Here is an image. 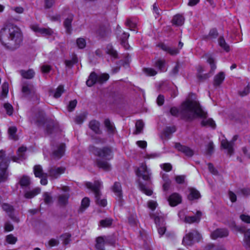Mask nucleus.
Instances as JSON below:
<instances>
[{
	"instance_id": "nucleus-5",
	"label": "nucleus",
	"mask_w": 250,
	"mask_h": 250,
	"mask_svg": "<svg viewBox=\"0 0 250 250\" xmlns=\"http://www.w3.org/2000/svg\"><path fill=\"white\" fill-rule=\"evenodd\" d=\"M88 149L94 155L104 160L109 161L113 158V152L111 147L105 146L100 148L90 145Z\"/></svg>"
},
{
	"instance_id": "nucleus-30",
	"label": "nucleus",
	"mask_w": 250,
	"mask_h": 250,
	"mask_svg": "<svg viewBox=\"0 0 250 250\" xmlns=\"http://www.w3.org/2000/svg\"><path fill=\"white\" fill-rule=\"evenodd\" d=\"M19 72L22 77L25 79H32L35 75V72L32 69H29L27 70H20Z\"/></svg>"
},
{
	"instance_id": "nucleus-10",
	"label": "nucleus",
	"mask_w": 250,
	"mask_h": 250,
	"mask_svg": "<svg viewBox=\"0 0 250 250\" xmlns=\"http://www.w3.org/2000/svg\"><path fill=\"white\" fill-rule=\"evenodd\" d=\"M1 208L8 214L9 217L13 222L17 223L20 222L19 218L16 216L14 214V211L15 209L13 206L8 203H3L1 204Z\"/></svg>"
},
{
	"instance_id": "nucleus-46",
	"label": "nucleus",
	"mask_w": 250,
	"mask_h": 250,
	"mask_svg": "<svg viewBox=\"0 0 250 250\" xmlns=\"http://www.w3.org/2000/svg\"><path fill=\"white\" fill-rule=\"evenodd\" d=\"M172 21L174 24L180 26L184 23V18L182 15L178 14L174 16Z\"/></svg>"
},
{
	"instance_id": "nucleus-62",
	"label": "nucleus",
	"mask_w": 250,
	"mask_h": 250,
	"mask_svg": "<svg viewBox=\"0 0 250 250\" xmlns=\"http://www.w3.org/2000/svg\"><path fill=\"white\" fill-rule=\"evenodd\" d=\"M3 107L8 115H11L13 114V108L11 104L9 103H5L3 105Z\"/></svg>"
},
{
	"instance_id": "nucleus-3",
	"label": "nucleus",
	"mask_w": 250,
	"mask_h": 250,
	"mask_svg": "<svg viewBox=\"0 0 250 250\" xmlns=\"http://www.w3.org/2000/svg\"><path fill=\"white\" fill-rule=\"evenodd\" d=\"M135 173L138 177L137 183L138 185L139 189L146 195L151 196L153 191L149 188L150 185L152 184L151 181V173L150 172V170L146 165L142 164L136 170Z\"/></svg>"
},
{
	"instance_id": "nucleus-49",
	"label": "nucleus",
	"mask_w": 250,
	"mask_h": 250,
	"mask_svg": "<svg viewBox=\"0 0 250 250\" xmlns=\"http://www.w3.org/2000/svg\"><path fill=\"white\" fill-rule=\"evenodd\" d=\"M2 91L1 93V96L2 98H5L7 97V94L9 91V84L7 82H4L3 83L2 86Z\"/></svg>"
},
{
	"instance_id": "nucleus-56",
	"label": "nucleus",
	"mask_w": 250,
	"mask_h": 250,
	"mask_svg": "<svg viewBox=\"0 0 250 250\" xmlns=\"http://www.w3.org/2000/svg\"><path fill=\"white\" fill-rule=\"evenodd\" d=\"M63 86L62 85H60L56 89L54 94V97L55 98H59L60 97L63 92Z\"/></svg>"
},
{
	"instance_id": "nucleus-43",
	"label": "nucleus",
	"mask_w": 250,
	"mask_h": 250,
	"mask_svg": "<svg viewBox=\"0 0 250 250\" xmlns=\"http://www.w3.org/2000/svg\"><path fill=\"white\" fill-rule=\"evenodd\" d=\"M103 236L105 241V244H108L111 246H115L116 243V238L113 235Z\"/></svg>"
},
{
	"instance_id": "nucleus-57",
	"label": "nucleus",
	"mask_w": 250,
	"mask_h": 250,
	"mask_svg": "<svg viewBox=\"0 0 250 250\" xmlns=\"http://www.w3.org/2000/svg\"><path fill=\"white\" fill-rule=\"evenodd\" d=\"M197 79L200 82H203L208 79L210 75L209 73L196 74Z\"/></svg>"
},
{
	"instance_id": "nucleus-17",
	"label": "nucleus",
	"mask_w": 250,
	"mask_h": 250,
	"mask_svg": "<svg viewBox=\"0 0 250 250\" xmlns=\"http://www.w3.org/2000/svg\"><path fill=\"white\" fill-rule=\"evenodd\" d=\"M31 29L36 33H39L43 36H51L53 33V31L50 28L40 27L37 25H32Z\"/></svg>"
},
{
	"instance_id": "nucleus-63",
	"label": "nucleus",
	"mask_w": 250,
	"mask_h": 250,
	"mask_svg": "<svg viewBox=\"0 0 250 250\" xmlns=\"http://www.w3.org/2000/svg\"><path fill=\"white\" fill-rule=\"evenodd\" d=\"M77 101L76 100H74L69 102V104L67 106V109L69 112H71L74 110L75 107L76 106Z\"/></svg>"
},
{
	"instance_id": "nucleus-52",
	"label": "nucleus",
	"mask_w": 250,
	"mask_h": 250,
	"mask_svg": "<svg viewBox=\"0 0 250 250\" xmlns=\"http://www.w3.org/2000/svg\"><path fill=\"white\" fill-rule=\"evenodd\" d=\"M5 240L8 244L13 245L17 242L18 239L12 234H10L6 236Z\"/></svg>"
},
{
	"instance_id": "nucleus-19",
	"label": "nucleus",
	"mask_w": 250,
	"mask_h": 250,
	"mask_svg": "<svg viewBox=\"0 0 250 250\" xmlns=\"http://www.w3.org/2000/svg\"><path fill=\"white\" fill-rule=\"evenodd\" d=\"M65 144L61 143L59 144L56 149H54L52 154V157L55 159H60L63 155L65 150Z\"/></svg>"
},
{
	"instance_id": "nucleus-32",
	"label": "nucleus",
	"mask_w": 250,
	"mask_h": 250,
	"mask_svg": "<svg viewBox=\"0 0 250 250\" xmlns=\"http://www.w3.org/2000/svg\"><path fill=\"white\" fill-rule=\"evenodd\" d=\"M33 172L36 177L41 178L43 175L47 176V173L43 172L42 167L40 165H37L34 167Z\"/></svg>"
},
{
	"instance_id": "nucleus-15",
	"label": "nucleus",
	"mask_w": 250,
	"mask_h": 250,
	"mask_svg": "<svg viewBox=\"0 0 250 250\" xmlns=\"http://www.w3.org/2000/svg\"><path fill=\"white\" fill-rule=\"evenodd\" d=\"M169 204L171 207H175L181 203L182 196L178 193L174 192L171 194L167 199Z\"/></svg>"
},
{
	"instance_id": "nucleus-42",
	"label": "nucleus",
	"mask_w": 250,
	"mask_h": 250,
	"mask_svg": "<svg viewBox=\"0 0 250 250\" xmlns=\"http://www.w3.org/2000/svg\"><path fill=\"white\" fill-rule=\"evenodd\" d=\"M90 200L87 197H84L81 202V205L78 210L79 213H82L89 206Z\"/></svg>"
},
{
	"instance_id": "nucleus-41",
	"label": "nucleus",
	"mask_w": 250,
	"mask_h": 250,
	"mask_svg": "<svg viewBox=\"0 0 250 250\" xmlns=\"http://www.w3.org/2000/svg\"><path fill=\"white\" fill-rule=\"evenodd\" d=\"M17 131V128L16 126H12L9 127L8 132L9 138L11 139H12L15 141H16L18 139V137L16 135Z\"/></svg>"
},
{
	"instance_id": "nucleus-6",
	"label": "nucleus",
	"mask_w": 250,
	"mask_h": 250,
	"mask_svg": "<svg viewBox=\"0 0 250 250\" xmlns=\"http://www.w3.org/2000/svg\"><path fill=\"white\" fill-rule=\"evenodd\" d=\"M85 186L94 192L96 204L103 207H105L107 205L106 200L105 199H101L100 188L102 187V183L99 181H95L93 184L91 182H86Z\"/></svg>"
},
{
	"instance_id": "nucleus-23",
	"label": "nucleus",
	"mask_w": 250,
	"mask_h": 250,
	"mask_svg": "<svg viewBox=\"0 0 250 250\" xmlns=\"http://www.w3.org/2000/svg\"><path fill=\"white\" fill-rule=\"evenodd\" d=\"M104 125L109 135H113L116 132V127L114 124L109 119H106L104 121Z\"/></svg>"
},
{
	"instance_id": "nucleus-37",
	"label": "nucleus",
	"mask_w": 250,
	"mask_h": 250,
	"mask_svg": "<svg viewBox=\"0 0 250 250\" xmlns=\"http://www.w3.org/2000/svg\"><path fill=\"white\" fill-rule=\"evenodd\" d=\"M55 126V123L53 121L50 120L47 121L45 129V133L49 135L52 134L54 132Z\"/></svg>"
},
{
	"instance_id": "nucleus-33",
	"label": "nucleus",
	"mask_w": 250,
	"mask_h": 250,
	"mask_svg": "<svg viewBox=\"0 0 250 250\" xmlns=\"http://www.w3.org/2000/svg\"><path fill=\"white\" fill-rule=\"evenodd\" d=\"M207 113V112H206ZM208 117V113H207V117L205 118H202L203 120L201 122V125L202 126H210L212 128L214 129L216 127V124L215 122L212 118H209L207 119Z\"/></svg>"
},
{
	"instance_id": "nucleus-20",
	"label": "nucleus",
	"mask_w": 250,
	"mask_h": 250,
	"mask_svg": "<svg viewBox=\"0 0 250 250\" xmlns=\"http://www.w3.org/2000/svg\"><path fill=\"white\" fill-rule=\"evenodd\" d=\"M111 32L108 24L100 25L97 30V34L101 38H104L109 35Z\"/></svg>"
},
{
	"instance_id": "nucleus-2",
	"label": "nucleus",
	"mask_w": 250,
	"mask_h": 250,
	"mask_svg": "<svg viewBox=\"0 0 250 250\" xmlns=\"http://www.w3.org/2000/svg\"><path fill=\"white\" fill-rule=\"evenodd\" d=\"M22 41V33L16 25L9 23L0 30V42L7 50L14 51L17 49Z\"/></svg>"
},
{
	"instance_id": "nucleus-9",
	"label": "nucleus",
	"mask_w": 250,
	"mask_h": 250,
	"mask_svg": "<svg viewBox=\"0 0 250 250\" xmlns=\"http://www.w3.org/2000/svg\"><path fill=\"white\" fill-rule=\"evenodd\" d=\"M65 170V167H50L48 169L47 176H49L53 179H57L61 174L64 173Z\"/></svg>"
},
{
	"instance_id": "nucleus-61",
	"label": "nucleus",
	"mask_w": 250,
	"mask_h": 250,
	"mask_svg": "<svg viewBox=\"0 0 250 250\" xmlns=\"http://www.w3.org/2000/svg\"><path fill=\"white\" fill-rule=\"evenodd\" d=\"M77 46L80 49L84 48L86 46V41L84 39L82 38H78L76 42Z\"/></svg>"
},
{
	"instance_id": "nucleus-11",
	"label": "nucleus",
	"mask_w": 250,
	"mask_h": 250,
	"mask_svg": "<svg viewBox=\"0 0 250 250\" xmlns=\"http://www.w3.org/2000/svg\"><path fill=\"white\" fill-rule=\"evenodd\" d=\"M7 161H3L0 163V184L4 183L8 179V167Z\"/></svg>"
},
{
	"instance_id": "nucleus-45",
	"label": "nucleus",
	"mask_w": 250,
	"mask_h": 250,
	"mask_svg": "<svg viewBox=\"0 0 250 250\" xmlns=\"http://www.w3.org/2000/svg\"><path fill=\"white\" fill-rule=\"evenodd\" d=\"M78 62V58L76 55H74V56H73L71 60H65L64 61V63L67 67L71 68L73 66V65L77 63Z\"/></svg>"
},
{
	"instance_id": "nucleus-34",
	"label": "nucleus",
	"mask_w": 250,
	"mask_h": 250,
	"mask_svg": "<svg viewBox=\"0 0 250 250\" xmlns=\"http://www.w3.org/2000/svg\"><path fill=\"white\" fill-rule=\"evenodd\" d=\"M105 241L103 236H101L96 238V244L95 245L96 250H104Z\"/></svg>"
},
{
	"instance_id": "nucleus-22",
	"label": "nucleus",
	"mask_w": 250,
	"mask_h": 250,
	"mask_svg": "<svg viewBox=\"0 0 250 250\" xmlns=\"http://www.w3.org/2000/svg\"><path fill=\"white\" fill-rule=\"evenodd\" d=\"M202 213L200 211H197L195 215L186 216L185 222L187 223H199L200 221Z\"/></svg>"
},
{
	"instance_id": "nucleus-58",
	"label": "nucleus",
	"mask_w": 250,
	"mask_h": 250,
	"mask_svg": "<svg viewBox=\"0 0 250 250\" xmlns=\"http://www.w3.org/2000/svg\"><path fill=\"white\" fill-rule=\"evenodd\" d=\"M125 25L128 27L130 30H135V28L136 27V23L133 21L131 19H127L125 21Z\"/></svg>"
},
{
	"instance_id": "nucleus-47",
	"label": "nucleus",
	"mask_w": 250,
	"mask_h": 250,
	"mask_svg": "<svg viewBox=\"0 0 250 250\" xmlns=\"http://www.w3.org/2000/svg\"><path fill=\"white\" fill-rule=\"evenodd\" d=\"M109 78V75L107 73H103L98 75L97 83L103 84L105 83Z\"/></svg>"
},
{
	"instance_id": "nucleus-36",
	"label": "nucleus",
	"mask_w": 250,
	"mask_h": 250,
	"mask_svg": "<svg viewBox=\"0 0 250 250\" xmlns=\"http://www.w3.org/2000/svg\"><path fill=\"white\" fill-rule=\"evenodd\" d=\"M219 35L218 31L216 28H213L209 30L208 34L204 36V39L208 41L212 39H216Z\"/></svg>"
},
{
	"instance_id": "nucleus-14",
	"label": "nucleus",
	"mask_w": 250,
	"mask_h": 250,
	"mask_svg": "<svg viewBox=\"0 0 250 250\" xmlns=\"http://www.w3.org/2000/svg\"><path fill=\"white\" fill-rule=\"evenodd\" d=\"M23 189H29L31 184L30 178L26 175H23L19 178V181L17 183Z\"/></svg>"
},
{
	"instance_id": "nucleus-54",
	"label": "nucleus",
	"mask_w": 250,
	"mask_h": 250,
	"mask_svg": "<svg viewBox=\"0 0 250 250\" xmlns=\"http://www.w3.org/2000/svg\"><path fill=\"white\" fill-rule=\"evenodd\" d=\"M136 134H140L142 132L144 126V123L142 121L138 120L136 123Z\"/></svg>"
},
{
	"instance_id": "nucleus-38",
	"label": "nucleus",
	"mask_w": 250,
	"mask_h": 250,
	"mask_svg": "<svg viewBox=\"0 0 250 250\" xmlns=\"http://www.w3.org/2000/svg\"><path fill=\"white\" fill-rule=\"evenodd\" d=\"M106 53L115 59L119 58L118 52L113 48L111 45L108 44L107 45L106 48Z\"/></svg>"
},
{
	"instance_id": "nucleus-27",
	"label": "nucleus",
	"mask_w": 250,
	"mask_h": 250,
	"mask_svg": "<svg viewBox=\"0 0 250 250\" xmlns=\"http://www.w3.org/2000/svg\"><path fill=\"white\" fill-rule=\"evenodd\" d=\"M98 74L95 72H92L86 81V84L88 87H91L97 83Z\"/></svg>"
},
{
	"instance_id": "nucleus-40",
	"label": "nucleus",
	"mask_w": 250,
	"mask_h": 250,
	"mask_svg": "<svg viewBox=\"0 0 250 250\" xmlns=\"http://www.w3.org/2000/svg\"><path fill=\"white\" fill-rule=\"evenodd\" d=\"M113 222V219L111 218H106L100 221L99 226L103 228H109L111 227Z\"/></svg>"
},
{
	"instance_id": "nucleus-31",
	"label": "nucleus",
	"mask_w": 250,
	"mask_h": 250,
	"mask_svg": "<svg viewBox=\"0 0 250 250\" xmlns=\"http://www.w3.org/2000/svg\"><path fill=\"white\" fill-rule=\"evenodd\" d=\"M201 197V194L199 191L194 188H189V193L188 196V199L190 201L198 199Z\"/></svg>"
},
{
	"instance_id": "nucleus-35",
	"label": "nucleus",
	"mask_w": 250,
	"mask_h": 250,
	"mask_svg": "<svg viewBox=\"0 0 250 250\" xmlns=\"http://www.w3.org/2000/svg\"><path fill=\"white\" fill-rule=\"evenodd\" d=\"M219 45L226 52L230 51V46L226 42L223 36H220L218 40Z\"/></svg>"
},
{
	"instance_id": "nucleus-13",
	"label": "nucleus",
	"mask_w": 250,
	"mask_h": 250,
	"mask_svg": "<svg viewBox=\"0 0 250 250\" xmlns=\"http://www.w3.org/2000/svg\"><path fill=\"white\" fill-rule=\"evenodd\" d=\"M174 147L178 151L183 153L186 156L192 157L194 154L193 151L189 147L182 145L180 143H176Z\"/></svg>"
},
{
	"instance_id": "nucleus-60",
	"label": "nucleus",
	"mask_w": 250,
	"mask_h": 250,
	"mask_svg": "<svg viewBox=\"0 0 250 250\" xmlns=\"http://www.w3.org/2000/svg\"><path fill=\"white\" fill-rule=\"evenodd\" d=\"M86 116L83 114H81L76 116L74 118V121L76 124H81L85 120Z\"/></svg>"
},
{
	"instance_id": "nucleus-4",
	"label": "nucleus",
	"mask_w": 250,
	"mask_h": 250,
	"mask_svg": "<svg viewBox=\"0 0 250 250\" xmlns=\"http://www.w3.org/2000/svg\"><path fill=\"white\" fill-rule=\"evenodd\" d=\"M28 119L31 124H34L40 127L45 124L46 114L44 111L42 109H32L28 112Z\"/></svg>"
},
{
	"instance_id": "nucleus-48",
	"label": "nucleus",
	"mask_w": 250,
	"mask_h": 250,
	"mask_svg": "<svg viewBox=\"0 0 250 250\" xmlns=\"http://www.w3.org/2000/svg\"><path fill=\"white\" fill-rule=\"evenodd\" d=\"M60 237L62 239V244L64 245H68L71 240V234L69 233H63L60 236Z\"/></svg>"
},
{
	"instance_id": "nucleus-1",
	"label": "nucleus",
	"mask_w": 250,
	"mask_h": 250,
	"mask_svg": "<svg viewBox=\"0 0 250 250\" xmlns=\"http://www.w3.org/2000/svg\"><path fill=\"white\" fill-rule=\"evenodd\" d=\"M172 116L178 117L187 122H191L195 118H205L207 113L202 108L199 103L196 101L187 100L181 104L180 109L176 107H172L170 109Z\"/></svg>"
},
{
	"instance_id": "nucleus-18",
	"label": "nucleus",
	"mask_w": 250,
	"mask_h": 250,
	"mask_svg": "<svg viewBox=\"0 0 250 250\" xmlns=\"http://www.w3.org/2000/svg\"><path fill=\"white\" fill-rule=\"evenodd\" d=\"M21 91L26 97L36 95V89L32 84L24 83L22 86Z\"/></svg>"
},
{
	"instance_id": "nucleus-55",
	"label": "nucleus",
	"mask_w": 250,
	"mask_h": 250,
	"mask_svg": "<svg viewBox=\"0 0 250 250\" xmlns=\"http://www.w3.org/2000/svg\"><path fill=\"white\" fill-rule=\"evenodd\" d=\"M250 93V84L248 83V85L244 88L243 89L238 91L239 95L241 97H244Z\"/></svg>"
},
{
	"instance_id": "nucleus-44",
	"label": "nucleus",
	"mask_w": 250,
	"mask_h": 250,
	"mask_svg": "<svg viewBox=\"0 0 250 250\" xmlns=\"http://www.w3.org/2000/svg\"><path fill=\"white\" fill-rule=\"evenodd\" d=\"M166 62L164 59H159L155 62V66L159 69L161 71H166L165 68Z\"/></svg>"
},
{
	"instance_id": "nucleus-39",
	"label": "nucleus",
	"mask_w": 250,
	"mask_h": 250,
	"mask_svg": "<svg viewBox=\"0 0 250 250\" xmlns=\"http://www.w3.org/2000/svg\"><path fill=\"white\" fill-rule=\"evenodd\" d=\"M129 36V34L128 33L124 32L120 37V41L121 44L125 48H128L129 46L127 43V40Z\"/></svg>"
},
{
	"instance_id": "nucleus-8",
	"label": "nucleus",
	"mask_w": 250,
	"mask_h": 250,
	"mask_svg": "<svg viewBox=\"0 0 250 250\" xmlns=\"http://www.w3.org/2000/svg\"><path fill=\"white\" fill-rule=\"evenodd\" d=\"M238 138V135H234L231 141L229 142L227 139H224L221 141V145L224 149L227 150V152L230 156L234 153L233 146L234 142Z\"/></svg>"
},
{
	"instance_id": "nucleus-29",
	"label": "nucleus",
	"mask_w": 250,
	"mask_h": 250,
	"mask_svg": "<svg viewBox=\"0 0 250 250\" xmlns=\"http://www.w3.org/2000/svg\"><path fill=\"white\" fill-rule=\"evenodd\" d=\"M96 164L99 168H102L104 171H108L111 170V166L106 160L97 159Z\"/></svg>"
},
{
	"instance_id": "nucleus-51",
	"label": "nucleus",
	"mask_w": 250,
	"mask_h": 250,
	"mask_svg": "<svg viewBox=\"0 0 250 250\" xmlns=\"http://www.w3.org/2000/svg\"><path fill=\"white\" fill-rule=\"evenodd\" d=\"M43 200L45 204L50 205L53 202L52 197L50 194L47 192L43 193Z\"/></svg>"
},
{
	"instance_id": "nucleus-28",
	"label": "nucleus",
	"mask_w": 250,
	"mask_h": 250,
	"mask_svg": "<svg viewBox=\"0 0 250 250\" xmlns=\"http://www.w3.org/2000/svg\"><path fill=\"white\" fill-rule=\"evenodd\" d=\"M225 73L223 72H220L214 77L213 80V86L215 87H219L223 82L225 79Z\"/></svg>"
},
{
	"instance_id": "nucleus-50",
	"label": "nucleus",
	"mask_w": 250,
	"mask_h": 250,
	"mask_svg": "<svg viewBox=\"0 0 250 250\" xmlns=\"http://www.w3.org/2000/svg\"><path fill=\"white\" fill-rule=\"evenodd\" d=\"M154 222L157 227L166 225L165 219L162 216H155L154 218Z\"/></svg>"
},
{
	"instance_id": "nucleus-25",
	"label": "nucleus",
	"mask_w": 250,
	"mask_h": 250,
	"mask_svg": "<svg viewBox=\"0 0 250 250\" xmlns=\"http://www.w3.org/2000/svg\"><path fill=\"white\" fill-rule=\"evenodd\" d=\"M89 127L96 134H101L102 131L100 129V123L95 120L91 121L89 123Z\"/></svg>"
},
{
	"instance_id": "nucleus-26",
	"label": "nucleus",
	"mask_w": 250,
	"mask_h": 250,
	"mask_svg": "<svg viewBox=\"0 0 250 250\" xmlns=\"http://www.w3.org/2000/svg\"><path fill=\"white\" fill-rule=\"evenodd\" d=\"M73 20V16L69 15L63 21V26L65 29L66 33L70 34L72 32V22Z\"/></svg>"
},
{
	"instance_id": "nucleus-24",
	"label": "nucleus",
	"mask_w": 250,
	"mask_h": 250,
	"mask_svg": "<svg viewBox=\"0 0 250 250\" xmlns=\"http://www.w3.org/2000/svg\"><path fill=\"white\" fill-rule=\"evenodd\" d=\"M41 192L40 188H36L32 190H24V197L26 199H32Z\"/></svg>"
},
{
	"instance_id": "nucleus-64",
	"label": "nucleus",
	"mask_w": 250,
	"mask_h": 250,
	"mask_svg": "<svg viewBox=\"0 0 250 250\" xmlns=\"http://www.w3.org/2000/svg\"><path fill=\"white\" fill-rule=\"evenodd\" d=\"M214 151V145L212 141L209 142L207 146V154L211 155Z\"/></svg>"
},
{
	"instance_id": "nucleus-59",
	"label": "nucleus",
	"mask_w": 250,
	"mask_h": 250,
	"mask_svg": "<svg viewBox=\"0 0 250 250\" xmlns=\"http://www.w3.org/2000/svg\"><path fill=\"white\" fill-rule=\"evenodd\" d=\"M244 241L246 246L250 248V229H248L244 234Z\"/></svg>"
},
{
	"instance_id": "nucleus-53",
	"label": "nucleus",
	"mask_w": 250,
	"mask_h": 250,
	"mask_svg": "<svg viewBox=\"0 0 250 250\" xmlns=\"http://www.w3.org/2000/svg\"><path fill=\"white\" fill-rule=\"evenodd\" d=\"M207 62L210 64V73L213 72L215 69L216 68V66L214 58L210 56L208 58Z\"/></svg>"
},
{
	"instance_id": "nucleus-21",
	"label": "nucleus",
	"mask_w": 250,
	"mask_h": 250,
	"mask_svg": "<svg viewBox=\"0 0 250 250\" xmlns=\"http://www.w3.org/2000/svg\"><path fill=\"white\" fill-rule=\"evenodd\" d=\"M70 197L69 193L60 194L58 197L57 203L61 208H65L68 204V200Z\"/></svg>"
},
{
	"instance_id": "nucleus-7",
	"label": "nucleus",
	"mask_w": 250,
	"mask_h": 250,
	"mask_svg": "<svg viewBox=\"0 0 250 250\" xmlns=\"http://www.w3.org/2000/svg\"><path fill=\"white\" fill-rule=\"evenodd\" d=\"M201 238L200 234L196 230H192L184 237L182 243L186 246H192L194 241L199 242Z\"/></svg>"
},
{
	"instance_id": "nucleus-12",
	"label": "nucleus",
	"mask_w": 250,
	"mask_h": 250,
	"mask_svg": "<svg viewBox=\"0 0 250 250\" xmlns=\"http://www.w3.org/2000/svg\"><path fill=\"white\" fill-rule=\"evenodd\" d=\"M229 234V231L226 228H218L212 231L210 233L211 239L215 240L217 238H222L227 237Z\"/></svg>"
},
{
	"instance_id": "nucleus-16",
	"label": "nucleus",
	"mask_w": 250,
	"mask_h": 250,
	"mask_svg": "<svg viewBox=\"0 0 250 250\" xmlns=\"http://www.w3.org/2000/svg\"><path fill=\"white\" fill-rule=\"evenodd\" d=\"M111 189L117 196V200L119 202H122L123 200V190L121 183L118 182H115L111 187Z\"/></svg>"
}]
</instances>
